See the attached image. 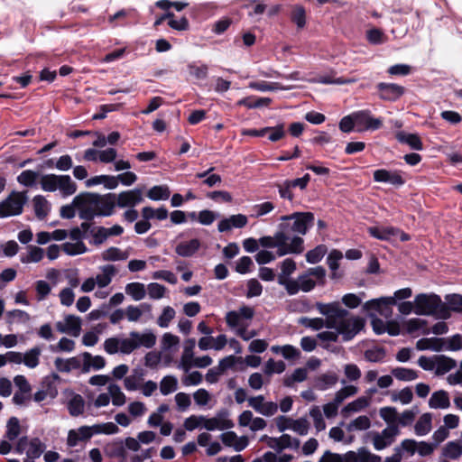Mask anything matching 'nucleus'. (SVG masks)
I'll use <instances>...</instances> for the list:
<instances>
[{
    "label": "nucleus",
    "mask_w": 462,
    "mask_h": 462,
    "mask_svg": "<svg viewBox=\"0 0 462 462\" xmlns=\"http://www.w3.org/2000/svg\"><path fill=\"white\" fill-rule=\"evenodd\" d=\"M116 195L107 193L100 195L91 192H81L76 196V202L79 206L86 203L87 208L80 210V219L92 221L95 217H109L114 214Z\"/></svg>",
    "instance_id": "f257e3e1"
},
{
    "label": "nucleus",
    "mask_w": 462,
    "mask_h": 462,
    "mask_svg": "<svg viewBox=\"0 0 462 462\" xmlns=\"http://www.w3.org/2000/svg\"><path fill=\"white\" fill-rule=\"evenodd\" d=\"M316 310L323 316L326 319L321 318H308L301 317L299 323L306 328H310L313 330H319L323 328L329 329L334 328L336 326L335 318H344L349 315V311L340 306L338 301H333L329 303L316 302Z\"/></svg>",
    "instance_id": "f03ea898"
},
{
    "label": "nucleus",
    "mask_w": 462,
    "mask_h": 462,
    "mask_svg": "<svg viewBox=\"0 0 462 462\" xmlns=\"http://www.w3.org/2000/svg\"><path fill=\"white\" fill-rule=\"evenodd\" d=\"M414 312L417 315H432L440 319H448V305L435 293H420L414 299Z\"/></svg>",
    "instance_id": "7ed1b4c3"
},
{
    "label": "nucleus",
    "mask_w": 462,
    "mask_h": 462,
    "mask_svg": "<svg viewBox=\"0 0 462 462\" xmlns=\"http://www.w3.org/2000/svg\"><path fill=\"white\" fill-rule=\"evenodd\" d=\"M279 229L283 232L284 236L291 233H298L306 235L308 230L314 226L315 217L312 212H294L291 215L281 217Z\"/></svg>",
    "instance_id": "20e7f679"
},
{
    "label": "nucleus",
    "mask_w": 462,
    "mask_h": 462,
    "mask_svg": "<svg viewBox=\"0 0 462 462\" xmlns=\"http://www.w3.org/2000/svg\"><path fill=\"white\" fill-rule=\"evenodd\" d=\"M335 318L336 326L334 329L338 334L342 335L344 341H349L355 337L365 326V319L359 316H353L351 318Z\"/></svg>",
    "instance_id": "39448f33"
},
{
    "label": "nucleus",
    "mask_w": 462,
    "mask_h": 462,
    "mask_svg": "<svg viewBox=\"0 0 462 462\" xmlns=\"http://www.w3.org/2000/svg\"><path fill=\"white\" fill-rule=\"evenodd\" d=\"M27 199L26 192L12 191L8 197L0 203V217L5 218L22 214Z\"/></svg>",
    "instance_id": "423d86ee"
},
{
    "label": "nucleus",
    "mask_w": 462,
    "mask_h": 462,
    "mask_svg": "<svg viewBox=\"0 0 462 462\" xmlns=\"http://www.w3.org/2000/svg\"><path fill=\"white\" fill-rule=\"evenodd\" d=\"M356 131H375L383 127V119L374 117L369 109L355 111Z\"/></svg>",
    "instance_id": "0eeeda50"
},
{
    "label": "nucleus",
    "mask_w": 462,
    "mask_h": 462,
    "mask_svg": "<svg viewBox=\"0 0 462 462\" xmlns=\"http://www.w3.org/2000/svg\"><path fill=\"white\" fill-rule=\"evenodd\" d=\"M395 298L392 297H382L379 299H373L367 300L363 308L366 311L374 310L378 312L380 315L388 318L392 315V306L395 305Z\"/></svg>",
    "instance_id": "6e6552de"
},
{
    "label": "nucleus",
    "mask_w": 462,
    "mask_h": 462,
    "mask_svg": "<svg viewBox=\"0 0 462 462\" xmlns=\"http://www.w3.org/2000/svg\"><path fill=\"white\" fill-rule=\"evenodd\" d=\"M376 89L379 98L389 102L398 100L405 93V88L395 83L380 82Z\"/></svg>",
    "instance_id": "1a4fd4ad"
},
{
    "label": "nucleus",
    "mask_w": 462,
    "mask_h": 462,
    "mask_svg": "<svg viewBox=\"0 0 462 462\" xmlns=\"http://www.w3.org/2000/svg\"><path fill=\"white\" fill-rule=\"evenodd\" d=\"M229 415L227 410H221L217 417L207 419L204 417L202 420L203 427L208 430H228L234 427L233 420L226 419Z\"/></svg>",
    "instance_id": "9d476101"
},
{
    "label": "nucleus",
    "mask_w": 462,
    "mask_h": 462,
    "mask_svg": "<svg viewBox=\"0 0 462 462\" xmlns=\"http://www.w3.org/2000/svg\"><path fill=\"white\" fill-rule=\"evenodd\" d=\"M143 200L142 191L139 189L122 191L118 194L116 206L119 208H134Z\"/></svg>",
    "instance_id": "9b49d317"
},
{
    "label": "nucleus",
    "mask_w": 462,
    "mask_h": 462,
    "mask_svg": "<svg viewBox=\"0 0 462 462\" xmlns=\"http://www.w3.org/2000/svg\"><path fill=\"white\" fill-rule=\"evenodd\" d=\"M248 222L247 217L243 214L232 215L228 218H224L218 222L217 229L219 232H226L231 228H242Z\"/></svg>",
    "instance_id": "f8f14e48"
},
{
    "label": "nucleus",
    "mask_w": 462,
    "mask_h": 462,
    "mask_svg": "<svg viewBox=\"0 0 462 462\" xmlns=\"http://www.w3.org/2000/svg\"><path fill=\"white\" fill-rule=\"evenodd\" d=\"M284 240L282 248H278L276 254L278 256H283L289 254H300L304 251V240L300 236H293L290 244Z\"/></svg>",
    "instance_id": "ddd939ff"
},
{
    "label": "nucleus",
    "mask_w": 462,
    "mask_h": 462,
    "mask_svg": "<svg viewBox=\"0 0 462 462\" xmlns=\"http://www.w3.org/2000/svg\"><path fill=\"white\" fill-rule=\"evenodd\" d=\"M446 339L443 337H424L417 341L416 347L418 350H432L440 352L444 349Z\"/></svg>",
    "instance_id": "4468645a"
},
{
    "label": "nucleus",
    "mask_w": 462,
    "mask_h": 462,
    "mask_svg": "<svg viewBox=\"0 0 462 462\" xmlns=\"http://www.w3.org/2000/svg\"><path fill=\"white\" fill-rule=\"evenodd\" d=\"M367 232L374 238L388 241L392 236H398L400 229L394 226H370L367 228Z\"/></svg>",
    "instance_id": "2eb2a0df"
},
{
    "label": "nucleus",
    "mask_w": 462,
    "mask_h": 462,
    "mask_svg": "<svg viewBox=\"0 0 462 462\" xmlns=\"http://www.w3.org/2000/svg\"><path fill=\"white\" fill-rule=\"evenodd\" d=\"M273 102L270 97H261L257 96H249L237 101V106H245L247 109H255L267 107Z\"/></svg>",
    "instance_id": "dca6fc26"
},
{
    "label": "nucleus",
    "mask_w": 462,
    "mask_h": 462,
    "mask_svg": "<svg viewBox=\"0 0 462 462\" xmlns=\"http://www.w3.org/2000/svg\"><path fill=\"white\" fill-rule=\"evenodd\" d=\"M289 236H284L283 232L279 229L273 236H262L259 239V244L265 248H282V245L284 244V240H289Z\"/></svg>",
    "instance_id": "f3484780"
},
{
    "label": "nucleus",
    "mask_w": 462,
    "mask_h": 462,
    "mask_svg": "<svg viewBox=\"0 0 462 462\" xmlns=\"http://www.w3.org/2000/svg\"><path fill=\"white\" fill-rule=\"evenodd\" d=\"M200 247V241L198 238L190 239L188 242H181L175 247V252L182 257H190L196 254Z\"/></svg>",
    "instance_id": "a211bd4d"
},
{
    "label": "nucleus",
    "mask_w": 462,
    "mask_h": 462,
    "mask_svg": "<svg viewBox=\"0 0 462 462\" xmlns=\"http://www.w3.org/2000/svg\"><path fill=\"white\" fill-rule=\"evenodd\" d=\"M395 138L399 143H406L413 150H423V143L420 136L416 134H407L405 132L401 131L396 133Z\"/></svg>",
    "instance_id": "6ab92c4d"
},
{
    "label": "nucleus",
    "mask_w": 462,
    "mask_h": 462,
    "mask_svg": "<svg viewBox=\"0 0 462 462\" xmlns=\"http://www.w3.org/2000/svg\"><path fill=\"white\" fill-rule=\"evenodd\" d=\"M434 359L436 360L435 373L437 375H443L457 366L455 359L444 355L435 356Z\"/></svg>",
    "instance_id": "aec40b11"
},
{
    "label": "nucleus",
    "mask_w": 462,
    "mask_h": 462,
    "mask_svg": "<svg viewBox=\"0 0 462 462\" xmlns=\"http://www.w3.org/2000/svg\"><path fill=\"white\" fill-rule=\"evenodd\" d=\"M83 356V365L82 372L87 373L89 371L90 367H93L95 370H100L105 367L106 360L101 356H92V355L88 352H85L82 355Z\"/></svg>",
    "instance_id": "412c9836"
},
{
    "label": "nucleus",
    "mask_w": 462,
    "mask_h": 462,
    "mask_svg": "<svg viewBox=\"0 0 462 462\" xmlns=\"http://www.w3.org/2000/svg\"><path fill=\"white\" fill-rule=\"evenodd\" d=\"M429 406L432 409H447L450 406L448 392L439 390L434 392L429 401Z\"/></svg>",
    "instance_id": "4be33fe9"
},
{
    "label": "nucleus",
    "mask_w": 462,
    "mask_h": 462,
    "mask_svg": "<svg viewBox=\"0 0 462 462\" xmlns=\"http://www.w3.org/2000/svg\"><path fill=\"white\" fill-rule=\"evenodd\" d=\"M130 337L134 338L135 344H137V348L140 346L152 348L156 344V336L151 331L143 334L137 331H132L130 332Z\"/></svg>",
    "instance_id": "5701e85b"
},
{
    "label": "nucleus",
    "mask_w": 462,
    "mask_h": 462,
    "mask_svg": "<svg viewBox=\"0 0 462 462\" xmlns=\"http://www.w3.org/2000/svg\"><path fill=\"white\" fill-rule=\"evenodd\" d=\"M290 19L291 23H295L298 30H301L306 25L307 15L304 6L300 5H295L292 6Z\"/></svg>",
    "instance_id": "b1692460"
},
{
    "label": "nucleus",
    "mask_w": 462,
    "mask_h": 462,
    "mask_svg": "<svg viewBox=\"0 0 462 462\" xmlns=\"http://www.w3.org/2000/svg\"><path fill=\"white\" fill-rule=\"evenodd\" d=\"M338 381L336 373L330 372L318 376L315 380V388L320 391H325L328 388L335 385Z\"/></svg>",
    "instance_id": "393cba45"
},
{
    "label": "nucleus",
    "mask_w": 462,
    "mask_h": 462,
    "mask_svg": "<svg viewBox=\"0 0 462 462\" xmlns=\"http://www.w3.org/2000/svg\"><path fill=\"white\" fill-rule=\"evenodd\" d=\"M196 341L194 338H189L184 346L183 354L181 356V366L184 371L188 372L190 368L193 360V349L195 347Z\"/></svg>",
    "instance_id": "a878e982"
},
{
    "label": "nucleus",
    "mask_w": 462,
    "mask_h": 462,
    "mask_svg": "<svg viewBox=\"0 0 462 462\" xmlns=\"http://www.w3.org/2000/svg\"><path fill=\"white\" fill-rule=\"evenodd\" d=\"M59 188L63 197L73 195L77 190V184L69 175H59Z\"/></svg>",
    "instance_id": "bb28decb"
},
{
    "label": "nucleus",
    "mask_w": 462,
    "mask_h": 462,
    "mask_svg": "<svg viewBox=\"0 0 462 462\" xmlns=\"http://www.w3.org/2000/svg\"><path fill=\"white\" fill-rule=\"evenodd\" d=\"M248 87L252 89L258 91H275V90H283L288 89L284 88L279 82H268V81H252L248 84Z\"/></svg>",
    "instance_id": "cd10ccee"
},
{
    "label": "nucleus",
    "mask_w": 462,
    "mask_h": 462,
    "mask_svg": "<svg viewBox=\"0 0 462 462\" xmlns=\"http://www.w3.org/2000/svg\"><path fill=\"white\" fill-rule=\"evenodd\" d=\"M59 175L44 174L40 179V185L42 190L47 192H54L59 188Z\"/></svg>",
    "instance_id": "c85d7f7f"
},
{
    "label": "nucleus",
    "mask_w": 462,
    "mask_h": 462,
    "mask_svg": "<svg viewBox=\"0 0 462 462\" xmlns=\"http://www.w3.org/2000/svg\"><path fill=\"white\" fill-rule=\"evenodd\" d=\"M85 401L80 394H74L68 402V410L71 416L77 417L83 413Z\"/></svg>",
    "instance_id": "c756f323"
},
{
    "label": "nucleus",
    "mask_w": 462,
    "mask_h": 462,
    "mask_svg": "<svg viewBox=\"0 0 462 462\" xmlns=\"http://www.w3.org/2000/svg\"><path fill=\"white\" fill-rule=\"evenodd\" d=\"M29 448L26 452L27 457L32 459L39 458L45 450V445L39 438H33L29 441Z\"/></svg>",
    "instance_id": "7c9ffc66"
},
{
    "label": "nucleus",
    "mask_w": 462,
    "mask_h": 462,
    "mask_svg": "<svg viewBox=\"0 0 462 462\" xmlns=\"http://www.w3.org/2000/svg\"><path fill=\"white\" fill-rule=\"evenodd\" d=\"M392 374L400 381L410 382L418 378V372L405 367H395L391 371Z\"/></svg>",
    "instance_id": "2f4dec72"
},
{
    "label": "nucleus",
    "mask_w": 462,
    "mask_h": 462,
    "mask_svg": "<svg viewBox=\"0 0 462 462\" xmlns=\"http://www.w3.org/2000/svg\"><path fill=\"white\" fill-rule=\"evenodd\" d=\"M32 202L35 216L41 220L45 218L49 211L47 199L42 195H36L33 198Z\"/></svg>",
    "instance_id": "473e14b6"
},
{
    "label": "nucleus",
    "mask_w": 462,
    "mask_h": 462,
    "mask_svg": "<svg viewBox=\"0 0 462 462\" xmlns=\"http://www.w3.org/2000/svg\"><path fill=\"white\" fill-rule=\"evenodd\" d=\"M415 433L418 436H424L431 430V415L430 413L422 414L414 426Z\"/></svg>",
    "instance_id": "72a5a7b5"
},
{
    "label": "nucleus",
    "mask_w": 462,
    "mask_h": 462,
    "mask_svg": "<svg viewBox=\"0 0 462 462\" xmlns=\"http://www.w3.org/2000/svg\"><path fill=\"white\" fill-rule=\"evenodd\" d=\"M87 206H86V203L83 204V206H79L77 202H76V197L73 199L72 200V203L71 204H69V205H64L60 208V217L62 218H65V219H71L75 217L76 215V209L79 211V217H80V210H82V208H86Z\"/></svg>",
    "instance_id": "f704fd0d"
},
{
    "label": "nucleus",
    "mask_w": 462,
    "mask_h": 462,
    "mask_svg": "<svg viewBox=\"0 0 462 462\" xmlns=\"http://www.w3.org/2000/svg\"><path fill=\"white\" fill-rule=\"evenodd\" d=\"M170 195V189L166 185L153 186L147 192V197L152 200L167 199Z\"/></svg>",
    "instance_id": "c9c22d12"
},
{
    "label": "nucleus",
    "mask_w": 462,
    "mask_h": 462,
    "mask_svg": "<svg viewBox=\"0 0 462 462\" xmlns=\"http://www.w3.org/2000/svg\"><path fill=\"white\" fill-rule=\"evenodd\" d=\"M21 433V426L18 418L11 417L6 424V431L5 437L13 441L18 438Z\"/></svg>",
    "instance_id": "e433bc0d"
},
{
    "label": "nucleus",
    "mask_w": 462,
    "mask_h": 462,
    "mask_svg": "<svg viewBox=\"0 0 462 462\" xmlns=\"http://www.w3.org/2000/svg\"><path fill=\"white\" fill-rule=\"evenodd\" d=\"M446 304L448 305V313L451 315V311L457 313H462V295L452 293L445 296Z\"/></svg>",
    "instance_id": "4c0bfd02"
},
{
    "label": "nucleus",
    "mask_w": 462,
    "mask_h": 462,
    "mask_svg": "<svg viewBox=\"0 0 462 462\" xmlns=\"http://www.w3.org/2000/svg\"><path fill=\"white\" fill-rule=\"evenodd\" d=\"M125 292L134 300H140L143 299L146 294L144 284L137 282L128 283L125 286Z\"/></svg>",
    "instance_id": "58836bf2"
},
{
    "label": "nucleus",
    "mask_w": 462,
    "mask_h": 462,
    "mask_svg": "<svg viewBox=\"0 0 462 462\" xmlns=\"http://www.w3.org/2000/svg\"><path fill=\"white\" fill-rule=\"evenodd\" d=\"M41 353L42 349L39 346L30 349L23 356V364L29 368H35L39 365Z\"/></svg>",
    "instance_id": "ea45409f"
},
{
    "label": "nucleus",
    "mask_w": 462,
    "mask_h": 462,
    "mask_svg": "<svg viewBox=\"0 0 462 462\" xmlns=\"http://www.w3.org/2000/svg\"><path fill=\"white\" fill-rule=\"evenodd\" d=\"M65 323L67 328V333L78 337L81 331V319L80 318L74 315H68L65 318Z\"/></svg>",
    "instance_id": "a19ab883"
},
{
    "label": "nucleus",
    "mask_w": 462,
    "mask_h": 462,
    "mask_svg": "<svg viewBox=\"0 0 462 462\" xmlns=\"http://www.w3.org/2000/svg\"><path fill=\"white\" fill-rule=\"evenodd\" d=\"M61 248L68 255H78L87 252L88 248L82 242L69 243L66 242L61 245Z\"/></svg>",
    "instance_id": "79ce46f5"
},
{
    "label": "nucleus",
    "mask_w": 462,
    "mask_h": 462,
    "mask_svg": "<svg viewBox=\"0 0 462 462\" xmlns=\"http://www.w3.org/2000/svg\"><path fill=\"white\" fill-rule=\"evenodd\" d=\"M213 170H214V168L211 167L206 171L198 172L196 174V178L204 179L202 183L208 187H214V186L219 185L222 182V179H221L220 175H218V174L208 175L209 172H211Z\"/></svg>",
    "instance_id": "37998d69"
},
{
    "label": "nucleus",
    "mask_w": 462,
    "mask_h": 462,
    "mask_svg": "<svg viewBox=\"0 0 462 462\" xmlns=\"http://www.w3.org/2000/svg\"><path fill=\"white\" fill-rule=\"evenodd\" d=\"M38 177V172L32 170H25L18 175L17 181L24 187H33L36 184Z\"/></svg>",
    "instance_id": "c03bdc74"
},
{
    "label": "nucleus",
    "mask_w": 462,
    "mask_h": 462,
    "mask_svg": "<svg viewBox=\"0 0 462 462\" xmlns=\"http://www.w3.org/2000/svg\"><path fill=\"white\" fill-rule=\"evenodd\" d=\"M327 253L325 245H319L314 249H311L306 254V261L310 263H318L322 260Z\"/></svg>",
    "instance_id": "a18cd8bd"
},
{
    "label": "nucleus",
    "mask_w": 462,
    "mask_h": 462,
    "mask_svg": "<svg viewBox=\"0 0 462 462\" xmlns=\"http://www.w3.org/2000/svg\"><path fill=\"white\" fill-rule=\"evenodd\" d=\"M386 356V350L383 346H375L365 351V358L368 362H382Z\"/></svg>",
    "instance_id": "49530a36"
},
{
    "label": "nucleus",
    "mask_w": 462,
    "mask_h": 462,
    "mask_svg": "<svg viewBox=\"0 0 462 462\" xmlns=\"http://www.w3.org/2000/svg\"><path fill=\"white\" fill-rule=\"evenodd\" d=\"M116 270L114 265L108 264L103 268V274H98L97 276V283L99 287L104 288L106 287L112 280V276L115 275Z\"/></svg>",
    "instance_id": "de8ad7c7"
},
{
    "label": "nucleus",
    "mask_w": 462,
    "mask_h": 462,
    "mask_svg": "<svg viewBox=\"0 0 462 462\" xmlns=\"http://www.w3.org/2000/svg\"><path fill=\"white\" fill-rule=\"evenodd\" d=\"M369 405V399L366 397H359L356 400L349 402L347 405H346L343 410L342 413L346 416L348 412L351 411H359L365 408H366Z\"/></svg>",
    "instance_id": "09e8293b"
},
{
    "label": "nucleus",
    "mask_w": 462,
    "mask_h": 462,
    "mask_svg": "<svg viewBox=\"0 0 462 462\" xmlns=\"http://www.w3.org/2000/svg\"><path fill=\"white\" fill-rule=\"evenodd\" d=\"M178 385L177 379L172 375H166L160 383V390L163 395H168L176 391Z\"/></svg>",
    "instance_id": "8fccbe9b"
},
{
    "label": "nucleus",
    "mask_w": 462,
    "mask_h": 462,
    "mask_svg": "<svg viewBox=\"0 0 462 462\" xmlns=\"http://www.w3.org/2000/svg\"><path fill=\"white\" fill-rule=\"evenodd\" d=\"M128 254L122 252L119 248L111 246L102 254L104 261H120L127 259Z\"/></svg>",
    "instance_id": "3c124183"
},
{
    "label": "nucleus",
    "mask_w": 462,
    "mask_h": 462,
    "mask_svg": "<svg viewBox=\"0 0 462 462\" xmlns=\"http://www.w3.org/2000/svg\"><path fill=\"white\" fill-rule=\"evenodd\" d=\"M239 363L244 364V360L241 356H235L233 355L227 356L222 358L218 363V369L220 372L225 373L227 369H233L235 365Z\"/></svg>",
    "instance_id": "603ef678"
},
{
    "label": "nucleus",
    "mask_w": 462,
    "mask_h": 462,
    "mask_svg": "<svg viewBox=\"0 0 462 462\" xmlns=\"http://www.w3.org/2000/svg\"><path fill=\"white\" fill-rule=\"evenodd\" d=\"M109 396L115 406H122L125 402V395L117 384L112 383L108 387Z\"/></svg>",
    "instance_id": "864d4df0"
},
{
    "label": "nucleus",
    "mask_w": 462,
    "mask_h": 462,
    "mask_svg": "<svg viewBox=\"0 0 462 462\" xmlns=\"http://www.w3.org/2000/svg\"><path fill=\"white\" fill-rule=\"evenodd\" d=\"M371 426V421H370V419L365 416V415H362V416H359L357 417L356 419H355L354 420H352L348 425H347V430L348 431H352V430H365L367 429H369Z\"/></svg>",
    "instance_id": "5fc2aeb1"
},
{
    "label": "nucleus",
    "mask_w": 462,
    "mask_h": 462,
    "mask_svg": "<svg viewBox=\"0 0 462 462\" xmlns=\"http://www.w3.org/2000/svg\"><path fill=\"white\" fill-rule=\"evenodd\" d=\"M443 454L451 459H457L462 455V446L456 441H449L446 444Z\"/></svg>",
    "instance_id": "6e6d98bb"
},
{
    "label": "nucleus",
    "mask_w": 462,
    "mask_h": 462,
    "mask_svg": "<svg viewBox=\"0 0 462 462\" xmlns=\"http://www.w3.org/2000/svg\"><path fill=\"white\" fill-rule=\"evenodd\" d=\"M90 235L93 238L92 243L96 245L103 244L109 237L107 228L104 226H94L90 230Z\"/></svg>",
    "instance_id": "4d7b16f0"
},
{
    "label": "nucleus",
    "mask_w": 462,
    "mask_h": 462,
    "mask_svg": "<svg viewBox=\"0 0 462 462\" xmlns=\"http://www.w3.org/2000/svg\"><path fill=\"white\" fill-rule=\"evenodd\" d=\"M413 393L410 387L402 389L399 393H393L391 400L393 402L400 401L402 404H408L412 401Z\"/></svg>",
    "instance_id": "13d9d810"
},
{
    "label": "nucleus",
    "mask_w": 462,
    "mask_h": 462,
    "mask_svg": "<svg viewBox=\"0 0 462 462\" xmlns=\"http://www.w3.org/2000/svg\"><path fill=\"white\" fill-rule=\"evenodd\" d=\"M285 368L286 365L283 361H274L273 358H270L265 364L264 373L266 374H272L273 373L282 374L284 372Z\"/></svg>",
    "instance_id": "bf43d9fd"
},
{
    "label": "nucleus",
    "mask_w": 462,
    "mask_h": 462,
    "mask_svg": "<svg viewBox=\"0 0 462 462\" xmlns=\"http://www.w3.org/2000/svg\"><path fill=\"white\" fill-rule=\"evenodd\" d=\"M339 129L343 133H350L355 127L356 128V120L355 117V112L348 116H344L339 122Z\"/></svg>",
    "instance_id": "052dcab7"
},
{
    "label": "nucleus",
    "mask_w": 462,
    "mask_h": 462,
    "mask_svg": "<svg viewBox=\"0 0 462 462\" xmlns=\"http://www.w3.org/2000/svg\"><path fill=\"white\" fill-rule=\"evenodd\" d=\"M29 254L25 258H22L23 263H38L43 258L44 251L38 246L30 245Z\"/></svg>",
    "instance_id": "680f3d73"
},
{
    "label": "nucleus",
    "mask_w": 462,
    "mask_h": 462,
    "mask_svg": "<svg viewBox=\"0 0 462 462\" xmlns=\"http://www.w3.org/2000/svg\"><path fill=\"white\" fill-rule=\"evenodd\" d=\"M188 3L180 1L171 2L170 0H159L155 2V6L162 10H169L170 8L173 7L178 12L182 11L185 7L188 6Z\"/></svg>",
    "instance_id": "e2e57ef3"
},
{
    "label": "nucleus",
    "mask_w": 462,
    "mask_h": 462,
    "mask_svg": "<svg viewBox=\"0 0 462 462\" xmlns=\"http://www.w3.org/2000/svg\"><path fill=\"white\" fill-rule=\"evenodd\" d=\"M175 314L176 312L173 308L170 306L165 307L162 313L158 318L157 324L161 328H167L170 322L174 319Z\"/></svg>",
    "instance_id": "0e129e2a"
},
{
    "label": "nucleus",
    "mask_w": 462,
    "mask_h": 462,
    "mask_svg": "<svg viewBox=\"0 0 462 462\" xmlns=\"http://www.w3.org/2000/svg\"><path fill=\"white\" fill-rule=\"evenodd\" d=\"M266 134H269L268 139L272 142H277L285 136L284 125L279 124L275 126H267Z\"/></svg>",
    "instance_id": "69168bd1"
},
{
    "label": "nucleus",
    "mask_w": 462,
    "mask_h": 462,
    "mask_svg": "<svg viewBox=\"0 0 462 462\" xmlns=\"http://www.w3.org/2000/svg\"><path fill=\"white\" fill-rule=\"evenodd\" d=\"M310 415L313 419L314 426L318 431L325 430L326 423L323 419L320 409L318 406H313L310 411Z\"/></svg>",
    "instance_id": "338daca9"
},
{
    "label": "nucleus",
    "mask_w": 462,
    "mask_h": 462,
    "mask_svg": "<svg viewBox=\"0 0 462 462\" xmlns=\"http://www.w3.org/2000/svg\"><path fill=\"white\" fill-rule=\"evenodd\" d=\"M381 418L390 425H393L398 419L397 410L394 407H383L380 409Z\"/></svg>",
    "instance_id": "774afa93"
}]
</instances>
